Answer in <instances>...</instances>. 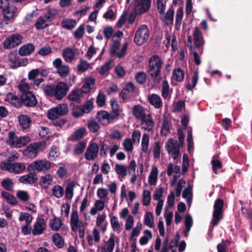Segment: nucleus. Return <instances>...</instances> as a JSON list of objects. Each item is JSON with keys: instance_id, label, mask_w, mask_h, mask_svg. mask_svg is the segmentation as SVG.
<instances>
[{"instance_id": "obj_1", "label": "nucleus", "mask_w": 252, "mask_h": 252, "mask_svg": "<svg viewBox=\"0 0 252 252\" xmlns=\"http://www.w3.org/2000/svg\"><path fill=\"white\" fill-rule=\"evenodd\" d=\"M45 94L49 96H55L57 100H61L64 97L69 90L67 85L60 82L56 86L50 84L41 86Z\"/></svg>"}, {"instance_id": "obj_2", "label": "nucleus", "mask_w": 252, "mask_h": 252, "mask_svg": "<svg viewBox=\"0 0 252 252\" xmlns=\"http://www.w3.org/2000/svg\"><path fill=\"white\" fill-rule=\"evenodd\" d=\"M162 63L161 59L157 55L152 56L149 60L147 72L155 82L161 79L160 74Z\"/></svg>"}, {"instance_id": "obj_3", "label": "nucleus", "mask_w": 252, "mask_h": 252, "mask_svg": "<svg viewBox=\"0 0 252 252\" xmlns=\"http://www.w3.org/2000/svg\"><path fill=\"white\" fill-rule=\"evenodd\" d=\"M2 19L0 22V28L3 29L5 25L7 26L14 22L18 14L17 7L12 4L8 8L1 11Z\"/></svg>"}, {"instance_id": "obj_4", "label": "nucleus", "mask_w": 252, "mask_h": 252, "mask_svg": "<svg viewBox=\"0 0 252 252\" xmlns=\"http://www.w3.org/2000/svg\"><path fill=\"white\" fill-rule=\"evenodd\" d=\"M150 31L146 25H141L136 31L134 42L137 46H141L148 39Z\"/></svg>"}, {"instance_id": "obj_5", "label": "nucleus", "mask_w": 252, "mask_h": 252, "mask_svg": "<svg viewBox=\"0 0 252 252\" xmlns=\"http://www.w3.org/2000/svg\"><path fill=\"white\" fill-rule=\"evenodd\" d=\"M68 112V107L66 103H62L56 107L52 108L48 111L47 117L49 119L54 120L60 116H64Z\"/></svg>"}, {"instance_id": "obj_6", "label": "nucleus", "mask_w": 252, "mask_h": 252, "mask_svg": "<svg viewBox=\"0 0 252 252\" xmlns=\"http://www.w3.org/2000/svg\"><path fill=\"white\" fill-rule=\"evenodd\" d=\"M51 162L44 159H39L34 161L27 167V171L32 172V170H36L38 172L45 171L51 168Z\"/></svg>"}, {"instance_id": "obj_7", "label": "nucleus", "mask_w": 252, "mask_h": 252, "mask_svg": "<svg viewBox=\"0 0 252 252\" xmlns=\"http://www.w3.org/2000/svg\"><path fill=\"white\" fill-rule=\"evenodd\" d=\"M23 37L20 34H12L4 41L3 47L9 49L19 46L22 42Z\"/></svg>"}, {"instance_id": "obj_8", "label": "nucleus", "mask_w": 252, "mask_h": 252, "mask_svg": "<svg viewBox=\"0 0 252 252\" xmlns=\"http://www.w3.org/2000/svg\"><path fill=\"white\" fill-rule=\"evenodd\" d=\"M166 149L168 154H172L174 159H176L180 156V148L177 140L172 138L167 141Z\"/></svg>"}, {"instance_id": "obj_9", "label": "nucleus", "mask_w": 252, "mask_h": 252, "mask_svg": "<svg viewBox=\"0 0 252 252\" xmlns=\"http://www.w3.org/2000/svg\"><path fill=\"white\" fill-rule=\"evenodd\" d=\"M21 99L22 106L24 104L28 107H33L37 103L36 96L32 92L22 93Z\"/></svg>"}, {"instance_id": "obj_10", "label": "nucleus", "mask_w": 252, "mask_h": 252, "mask_svg": "<svg viewBox=\"0 0 252 252\" xmlns=\"http://www.w3.org/2000/svg\"><path fill=\"white\" fill-rule=\"evenodd\" d=\"M224 202L221 199H218L215 201L212 220H220L223 219L222 208Z\"/></svg>"}, {"instance_id": "obj_11", "label": "nucleus", "mask_w": 252, "mask_h": 252, "mask_svg": "<svg viewBox=\"0 0 252 252\" xmlns=\"http://www.w3.org/2000/svg\"><path fill=\"white\" fill-rule=\"evenodd\" d=\"M55 68L57 69L58 74L62 77H66L69 73V67L67 65H63L62 60L56 59L53 62Z\"/></svg>"}, {"instance_id": "obj_12", "label": "nucleus", "mask_w": 252, "mask_h": 252, "mask_svg": "<svg viewBox=\"0 0 252 252\" xmlns=\"http://www.w3.org/2000/svg\"><path fill=\"white\" fill-rule=\"evenodd\" d=\"M99 147L96 143L91 144L87 148L84 157L88 160H94L97 156Z\"/></svg>"}, {"instance_id": "obj_13", "label": "nucleus", "mask_w": 252, "mask_h": 252, "mask_svg": "<svg viewBox=\"0 0 252 252\" xmlns=\"http://www.w3.org/2000/svg\"><path fill=\"white\" fill-rule=\"evenodd\" d=\"M45 144V143L41 141L32 144L25 151L24 153L29 157H35L37 155L39 150L41 149L42 147H44Z\"/></svg>"}, {"instance_id": "obj_14", "label": "nucleus", "mask_w": 252, "mask_h": 252, "mask_svg": "<svg viewBox=\"0 0 252 252\" xmlns=\"http://www.w3.org/2000/svg\"><path fill=\"white\" fill-rule=\"evenodd\" d=\"M135 8L139 10V14H143L146 12L151 5V0H136Z\"/></svg>"}, {"instance_id": "obj_15", "label": "nucleus", "mask_w": 252, "mask_h": 252, "mask_svg": "<svg viewBox=\"0 0 252 252\" xmlns=\"http://www.w3.org/2000/svg\"><path fill=\"white\" fill-rule=\"evenodd\" d=\"M6 164V170L10 172H14L19 174L23 172L26 168V167L23 163H8Z\"/></svg>"}, {"instance_id": "obj_16", "label": "nucleus", "mask_w": 252, "mask_h": 252, "mask_svg": "<svg viewBox=\"0 0 252 252\" xmlns=\"http://www.w3.org/2000/svg\"><path fill=\"white\" fill-rule=\"evenodd\" d=\"M5 101L8 102L17 108L22 107L21 96L19 97L13 93H9L6 94Z\"/></svg>"}, {"instance_id": "obj_17", "label": "nucleus", "mask_w": 252, "mask_h": 252, "mask_svg": "<svg viewBox=\"0 0 252 252\" xmlns=\"http://www.w3.org/2000/svg\"><path fill=\"white\" fill-rule=\"evenodd\" d=\"M193 36L194 45L196 48H199L202 45L204 44L202 33L197 26L195 27L194 29Z\"/></svg>"}, {"instance_id": "obj_18", "label": "nucleus", "mask_w": 252, "mask_h": 252, "mask_svg": "<svg viewBox=\"0 0 252 252\" xmlns=\"http://www.w3.org/2000/svg\"><path fill=\"white\" fill-rule=\"evenodd\" d=\"M162 15V16H161L160 19L163 22L167 25L173 24L174 21V10L172 6H170L166 13H164Z\"/></svg>"}, {"instance_id": "obj_19", "label": "nucleus", "mask_w": 252, "mask_h": 252, "mask_svg": "<svg viewBox=\"0 0 252 252\" xmlns=\"http://www.w3.org/2000/svg\"><path fill=\"white\" fill-rule=\"evenodd\" d=\"M37 180L36 174L35 172L32 173L30 172L27 175L21 176L19 178V181L23 184H33L36 183Z\"/></svg>"}, {"instance_id": "obj_20", "label": "nucleus", "mask_w": 252, "mask_h": 252, "mask_svg": "<svg viewBox=\"0 0 252 252\" xmlns=\"http://www.w3.org/2000/svg\"><path fill=\"white\" fill-rule=\"evenodd\" d=\"M72 231L79 232V236L83 238L85 235V227L83 221H70Z\"/></svg>"}, {"instance_id": "obj_21", "label": "nucleus", "mask_w": 252, "mask_h": 252, "mask_svg": "<svg viewBox=\"0 0 252 252\" xmlns=\"http://www.w3.org/2000/svg\"><path fill=\"white\" fill-rule=\"evenodd\" d=\"M132 113L135 118L140 120L145 117L146 109L140 104L135 105L132 108Z\"/></svg>"}, {"instance_id": "obj_22", "label": "nucleus", "mask_w": 252, "mask_h": 252, "mask_svg": "<svg viewBox=\"0 0 252 252\" xmlns=\"http://www.w3.org/2000/svg\"><path fill=\"white\" fill-rule=\"evenodd\" d=\"M18 119L20 126L24 129L30 127L32 125V120L27 115L20 114L18 116Z\"/></svg>"}, {"instance_id": "obj_23", "label": "nucleus", "mask_w": 252, "mask_h": 252, "mask_svg": "<svg viewBox=\"0 0 252 252\" xmlns=\"http://www.w3.org/2000/svg\"><path fill=\"white\" fill-rule=\"evenodd\" d=\"M83 95L81 93L79 89H76L72 90L71 93L68 95L67 98L70 101L76 102L78 103H81Z\"/></svg>"}, {"instance_id": "obj_24", "label": "nucleus", "mask_w": 252, "mask_h": 252, "mask_svg": "<svg viewBox=\"0 0 252 252\" xmlns=\"http://www.w3.org/2000/svg\"><path fill=\"white\" fill-rule=\"evenodd\" d=\"M34 49V45L32 43H28L19 48L18 53L21 56H28L31 54Z\"/></svg>"}, {"instance_id": "obj_25", "label": "nucleus", "mask_w": 252, "mask_h": 252, "mask_svg": "<svg viewBox=\"0 0 252 252\" xmlns=\"http://www.w3.org/2000/svg\"><path fill=\"white\" fill-rule=\"evenodd\" d=\"M46 227L45 221H36L32 230V235L36 236L42 234Z\"/></svg>"}, {"instance_id": "obj_26", "label": "nucleus", "mask_w": 252, "mask_h": 252, "mask_svg": "<svg viewBox=\"0 0 252 252\" xmlns=\"http://www.w3.org/2000/svg\"><path fill=\"white\" fill-rule=\"evenodd\" d=\"M62 56L65 62L71 63L75 59V52L72 48L67 47L63 50Z\"/></svg>"}, {"instance_id": "obj_27", "label": "nucleus", "mask_w": 252, "mask_h": 252, "mask_svg": "<svg viewBox=\"0 0 252 252\" xmlns=\"http://www.w3.org/2000/svg\"><path fill=\"white\" fill-rule=\"evenodd\" d=\"M148 100L150 104L154 106L155 108H159L162 105L161 98L157 94H153L149 95Z\"/></svg>"}, {"instance_id": "obj_28", "label": "nucleus", "mask_w": 252, "mask_h": 252, "mask_svg": "<svg viewBox=\"0 0 252 252\" xmlns=\"http://www.w3.org/2000/svg\"><path fill=\"white\" fill-rule=\"evenodd\" d=\"M70 107L72 110V115L74 118H80L84 115L81 106L71 102L70 104Z\"/></svg>"}, {"instance_id": "obj_29", "label": "nucleus", "mask_w": 252, "mask_h": 252, "mask_svg": "<svg viewBox=\"0 0 252 252\" xmlns=\"http://www.w3.org/2000/svg\"><path fill=\"white\" fill-rule=\"evenodd\" d=\"M108 112L105 110L98 111L96 115V118L98 121L103 126H107Z\"/></svg>"}, {"instance_id": "obj_30", "label": "nucleus", "mask_w": 252, "mask_h": 252, "mask_svg": "<svg viewBox=\"0 0 252 252\" xmlns=\"http://www.w3.org/2000/svg\"><path fill=\"white\" fill-rule=\"evenodd\" d=\"M1 197L4 198L9 204L15 205L18 203L17 200L15 197L5 191H2L1 192Z\"/></svg>"}, {"instance_id": "obj_31", "label": "nucleus", "mask_w": 252, "mask_h": 252, "mask_svg": "<svg viewBox=\"0 0 252 252\" xmlns=\"http://www.w3.org/2000/svg\"><path fill=\"white\" fill-rule=\"evenodd\" d=\"M52 182V176L50 174H47L41 177L39 185L43 188H47Z\"/></svg>"}, {"instance_id": "obj_32", "label": "nucleus", "mask_w": 252, "mask_h": 252, "mask_svg": "<svg viewBox=\"0 0 252 252\" xmlns=\"http://www.w3.org/2000/svg\"><path fill=\"white\" fill-rule=\"evenodd\" d=\"M76 21L74 19H64L61 22L62 28L68 30H72L76 25Z\"/></svg>"}, {"instance_id": "obj_33", "label": "nucleus", "mask_w": 252, "mask_h": 252, "mask_svg": "<svg viewBox=\"0 0 252 252\" xmlns=\"http://www.w3.org/2000/svg\"><path fill=\"white\" fill-rule=\"evenodd\" d=\"M158 175V169L156 166L153 167L149 176V183L151 186L156 184Z\"/></svg>"}, {"instance_id": "obj_34", "label": "nucleus", "mask_w": 252, "mask_h": 252, "mask_svg": "<svg viewBox=\"0 0 252 252\" xmlns=\"http://www.w3.org/2000/svg\"><path fill=\"white\" fill-rule=\"evenodd\" d=\"M30 140L29 137L27 136L17 137L12 147L21 148L29 143Z\"/></svg>"}, {"instance_id": "obj_35", "label": "nucleus", "mask_w": 252, "mask_h": 252, "mask_svg": "<svg viewBox=\"0 0 252 252\" xmlns=\"http://www.w3.org/2000/svg\"><path fill=\"white\" fill-rule=\"evenodd\" d=\"M75 184L73 181L70 182L66 186L65 189V196L66 199H71L74 194V188Z\"/></svg>"}, {"instance_id": "obj_36", "label": "nucleus", "mask_w": 252, "mask_h": 252, "mask_svg": "<svg viewBox=\"0 0 252 252\" xmlns=\"http://www.w3.org/2000/svg\"><path fill=\"white\" fill-rule=\"evenodd\" d=\"M90 67V64L86 60L80 59L79 63L77 65L78 74L82 73Z\"/></svg>"}, {"instance_id": "obj_37", "label": "nucleus", "mask_w": 252, "mask_h": 252, "mask_svg": "<svg viewBox=\"0 0 252 252\" xmlns=\"http://www.w3.org/2000/svg\"><path fill=\"white\" fill-rule=\"evenodd\" d=\"M94 79L88 80L82 86L81 89H79L81 92V93L83 94H87L89 93L91 89L92 86L94 85Z\"/></svg>"}, {"instance_id": "obj_38", "label": "nucleus", "mask_w": 252, "mask_h": 252, "mask_svg": "<svg viewBox=\"0 0 252 252\" xmlns=\"http://www.w3.org/2000/svg\"><path fill=\"white\" fill-rule=\"evenodd\" d=\"M52 195L57 198H60L64 194L63 188L60 185L54 186L52 189Z\"/></svg>"}, {"instance_id": "obj_39", "label": "nucleus", "mask_w": 252, "mask_h": 252, "mask_svg": "<svg viewBox=\"0 0 252 252\" xmlns=\"http://www.w3.org/2000/svg\"><path fill=\"white\" fill-rule=\"evenodd\" d=\"M86 132V129L85 127H81L76 130L71 135L72 140H77L83 137Z\"/></svg>"}, {"instance_id": "obj_40", "label": "nucleus", "mask_w": 252, "mask_h": 252, "mask_svg": "<svg viewBox=\"0 0 252 252\" xmlns=\"http://www.w3.org/2000/svg\"><path fill=\"white\" fill-rule=\"evenodd\" d=\"M173 75L175 80L179 82L183 81L185 76L184 71L180 68L175 69L173 72Z\"/></svg>"}, {"instance_id": "obj_41", "label": "nucleus", "mask_w": 252, "mask_h": 252, "mask_svg": "<svg viewBox=\"0 0 252 252\" xmlns=\"http://www.w3.org/2000/svg\"><path fill=\"white\" fill-rule=\"evenodd\" d=\"M147 74L144 71H139L136 73L135 79L136 82L139 84H143L147 79Z\"/></svg>"}, {"instance_id": "obj_42", "label": "nucleus", "mask_w": 252, "mask_h": 252, "mask_svg": "<svg viewBox=\"0 0 252 252\" xmlns=\"http://www.w3.org/2000/svg\"><path fill=\"white\" fill-rule=\"evenodd\" d=\"M86 147V143L84 141L79 142L75 146L74 153L77 155L82 154Z\"/></svg>"}, {"instance_id": "obj_43", "label": "nucleus", "mask_w": 252, "mask_h": 252, "mask_svg": "<svg viewBox=\"0 0 252 252\" xmlns=\"http://www.w3.org/2000/svg\"><path fill=\"white\" fill-rule=\"evenodd\" d=\"M84 114L89 113L93 109V101L92 100L86 101L84 104L81 106Z\"/></svg>"}, {"instance_id": "obj_44", "label": "nucleus", "mask_w": 252, "mask_h": 252, "mask_svg": "<svg viewBox=\"0 0 252 252\" xmlns=\"http://www.w3.org/2000/svg\"><path fill=\"white\" fill-rule=\"evenodd\" d=\"M141 125L145 124L146 126L151 127L154 126V122L152 115L150 114L145 115V117L143 119H141Z\"/></svg>"}, {"instance_id": "obj_45", "label": "nucleus", "mask_w": 252, "mask_h": 252, "mask_svg": "<svg viewBox=\"0 0 252 252\" xmlns=\"http://www.w3.org/2000/svg\"><path fill=\"white\" fill-rule=\"evenodd\" d=\"M52 240L54 244L59 248H62L63 246V240L58 233L52 235Z\"/></svg>"}, {"instance_id": "obj_46", "label": "nucleus", "mask_w": 252, "mask_h": 252, "mask_svg": "<svg viewBox=\"0 0 252 252\" xmlns=\"http://www.w3.org/2000/svg\"><path fill=\"white\" fill-rule=\"evenodd\" d=\"M115 170L116 172L123 177H125L127 175V168L122 164H116L115 166Z\"/></svg>"}, {"instance_id": "obj_47", "label": "nucleus", "mask_w": 252, "mask_h": 252, "mask_svg": "<svg viewBox=\"0 0 252 252\" xmlns=\"http://www.w3.org/2000/svg\"><path fill=\"white\" fill-rule=\"evenodd\" d=\"M46 22L43 16L39 17L35 24L36 29L41 30L47 27L48 25Z\"/></svg>"}, {"instance_id": "obj_48", "label": "nucleus", "mask_w": 252, "mask_h": 252, "mask_svg": "<svg viewBox=\"0 0 252 252\" xmlns=\"http://www.w3.org/2000/svg\"><path fill=\"white\" fill-rule=\"evenodd\" d=\"M1 186L5 190L11 191L13 188V183L10 179H4L1 182Z\"/></svg>"}, {"instance_id": "obj_49", "label": "nucleus", "mask_w": 252, "mask_h": 252, "mask_svg": "<svg viewBox=\"0 0 252 252\" xmlns=\"http://www.w3.org/2000/svg\"><path fill=\"white\" fill-rule=\"evenodd\" d=\"M211 163L213 171L215 174L218 173L217 170L218 169H221L222 167L221 162L220 160L216 159L214 157L211 160Z\"/></svg>"}, {"instance_id": "obj_50", "label": "nucleus", "mask_w": 252, "mask_h": 252, "mask_svg": "<svg viewBox=\"0 0 252 252\" xmlns=\"http://www.w3.org/2000/svg\"><path fill=\"white\" fill-rule=\"evenodd\" d=\"M144 234L147 236H142L139 240V243L141 245H144L148 243L149 238H151L152 234L150 230H146L144 232Z\"/></svg>"}, {"instance_id": "obj_51", "label": "nucleus", "mask_w": 252, "mask_h": 252, "mask_svg": "<svg viewBox=\"0 0 252 252\" xmlns=\"http://www.w3.org/2000/svg\"><path fill=\"white\" fill-rule=\"evenodd\" d=\"M151 200V192L149 190H145L143 193L142 203L144 206H148Z\"/></svg>"}, {"instance_id": "obj_52", "label": "nucleus", "mask_w": 252, "mask_h": 252, "mask_svg": "<svg viewBox=\"0 0 252 252\" xmlns=\"http://www.w3.org/2000/svg\"><path fill=\"white\" fill-rule=\"evenodd\" d=\"M124 148L125 151L130 152L133 150V146L131 140L129 138H126L123 143Z\"/></svg>"}, {"instance_id": "obj_53", "label": "nucleus", "mask_w": 252, "mask_h": 252, "mask_svg": "<svg viewBox=\"0 0 252 252\" xmlns=\"http://www.w3.org/2000/svg\"><path fill=\"white\" fill-rule=\"evenodd\" d=\"M161 146L158 141H156L153 147V156L155 158H158L160 157Z\"/></svg>"}, {"instance_id": "obj_54", "label": "nucleus", "mask_w": 252, "mask_h": 252, "mask_svg": "<svg viewBox=\"0 0 252 252\" xmlns=\"http://www.w3.org/2000/svg\"><path fill=\"white\" fill-rule=\"evenodd\" d=\"M85 27L84 25L80 26L75 31L74 35L76 39H81L84 34Z\"/></svg>"}, {"instance_id": "obj_55", "label": "nucleus", "mask_w": 252, "mask_h": 252, "mask_svg": "<svg viewBox=\"0 0 252 252\" xmlns=\"http://www.w3.org/2000/svg\"><path fill=\"white\" fill-rule=\"evenodd\" d=\"M17 197L23 202H27L30 198L28 193L26 191L19 190L16 193Z\"/></svg>"}, {"instance_id": "obj_56", "label": "nucleus", "mask_w": 252, "mask_h": 252, "mask_svg": "<svg viewBox=\"0 0 252 252\" xmlns=\"http://www.w3.org/2000/svg\"><path fill=\"white\" fill-rule=\"evenodd\" d=\"M88 128L91 132L95 133L99 130L100 126L95 121H91L88 122Z\"/></svg>"}, {"instance_id": "obj_57", "label": "nucleus", "mask_w": 252, "mask_h": 252, "mask_svg": "<svg viewBox=\"0 0 252 252\" xmlns=\"http://www.w3.org/2000/svg\"><path fill=\"white\" fill-rule=\"evenodd\" d=\"M99 146L100 147V155L105 158L107 156V151L109 149V146L105 144L104 141H100Z\"/></svg>"}, {"instance_id": "obj_58", "label": "nucleus", "mask_w": 252, "mask_h": 252, "mask_svg": "<svg viewBox=\"0 0 252 252\" xmlns=\"http://www.w3.org/2000/svg\"><path fill=\"white\" fill-rule=\"evenodd\" d=\"M110 106L112 108L111 112L120 115V110L119 109L118 103L115 99H112L110 100Z\"/></svg>"}, {"instance_id": "obj_59", "label": "nucleus", "mask_w": 252, "mask_h": 252, "mask_svg": "<svg viewBox=\"0 0 252 252\" xmlns=\"http://www.w3.org/2000/svg\"><path fill=\"white\" fill-rule=\"evenodd\" d=\"M192 194V188L189 185L187 188H185L182 193V197L184 198H186L188 202H189V200H191V197H188L189 195L191 196Z\"/></svg>"}, {"instance_id": "obj_60", "label": "nucleus", "mask_w": 252, "mask_h": 252, "mask_svg": "<svg viewBox=\"0 0 252 252\" xmlns=\"http://www.w3.org/2000/svg\"><path fill=\"white\" fill-rule=\"evenodd\" d=\"M120 44L119 40H115L113 41V45L110 49V54L112 56H117L118 53L117 50L119 48Z\"/></svg>"}, {"instance_id": "obj_61", "label": "nucleus", "mask_w": 252, "mask_h": 252, "mask_svg": "<svg viewBox=\"0 0 252 252\" xmlns=\"http://www.w3.org/2000/svg\"><path fill=\"white\" fill-rule=\"evenodd\" d=\"M8 139L6 141L7 144H8L10 147H12L13 144L16 139L17 136L14 132L10 131L8 134Z\"/></svg>"}, {"instance_id": "obj_62", "label": "nucleus", "mask_w": 252, "mask_h": 252, "mask_svg": "<svg viewBox=\"0 0 252 252\" xmlns=\"http://www.w3.org/2000/svg\"><path fill=\"white\" fill-rule=\"evenodd\" d=\"M103 32L104 34L105 37L107 39H109L111 37V36L113 35V29L112 27L107 26L104 28Z\"/></svg>"}, {"instance_id": "obj_63", "label": "nucleus", "mask_w": 252, "mask_h": 252, "mask_svg": "<svg viewBox=\"0 0 252 252\" xmlns=\"http://www.w3.org/2000/svg\"><path fill=\"white\" fill-rule=\"evenodd\" d=\"M163 193V189L162 187L157 189L154 194L153 198L155 200L159 201Z\"/></svg>"}, {"instance_id": "obj_64", "label": "nucleus", "mask_w": 252, "mask_h": 252, "mask_svg": "<svg viewBox=\"0 0 252 252\" xmlns=\"http://www.w3.org/2000/svg\"><path fill=\"white\" fill-rule=\"evenodd\" d=\"M107 195L108 191L106 189L100 188L97 190V195L101 199H105Z\"/></svg>"}]
</instances>
